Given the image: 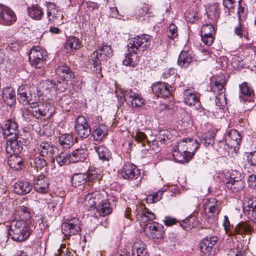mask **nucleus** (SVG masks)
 <instances>
[{
  "label": "nucleus",
  "instance_id": "obj_10",
  "mask_svg": "<svg viewBox=\"0 0 256 256\" xmlns=\"http://www.w3.org/2000/svg\"><path fill=\"white\" fill-rule=\"evenodd\" d=\"M226 84L225 76L222 74L214 76L210 78V90L218 94H221L225 92Z\"/></svg>",
  "mask_w": 256,
  "mask_h": 256
},
{
  "label": "nucleus",
  "instance_id": "obj_60",
  "mask_svg": "<svg viewBox=\"0 0 256 256\" xmlns=\"http://www.w3.org/2000/svg\"><path fill=\"white\" fill-rule=\"evenodd\" d=\"M133 101L129 102L131 105L134 107H140L144 104V100L140 94L136 97Z\"/></svg>",
  "mask_w": 256,
  "mask_h": 256
},
{
  "label": "nucleus",
  "instance_id": "obj_17",
  "mask_svg": "<svg viewBox=\"0 0 256 256\" xmlns=\"http://www.w3.org/2000/svg\"><path fill=\"white\" fill-rule=\"evenodd\" d=\"M19 138H10L7 140L4 146L7 154L10 155L18 154L22 151L23 148L20 144V140H18Z\"/></svg>",
  "mask_w": 256,
  "mask_h": 256
},
{
  "label": "nucleus",
  "instance_id": "obj_2",
  "mask_svg": "<svg viewBox=\"0 0 256 256\" xmlns=\"http://www.w3.org/2000/svg\"><path fill=\"white\" fill-rule=\"evenodd\" d=\"M8 234L14 240H24L30 235L28 224L23 220H12L9 225Z\"/></svg>",
  "mask_w": 256,
  "mask_h": 256
},
{
  "label": "nucleus",
  "instance_id": "obj_16",
  "mask_svg": "<svg viewBox=\"0 0 256 256\" xmlns=\"http://www.w3.org/2000/svg\"><path fill=\"white\" fill-rule=\"evenodd\" d=\"M38 151L42 157L52 158L55 155L57 148L50 142L42 141L38 147Z\"/></svg>",
  "mask_w": 256,
  "mask_h": 256
},
{
  "label": "nucleus",
  "instance_id": "obj_11",
  "mask_svg": "<svg viewBox=\"0 0 256 256\" xmlns=\"http://www.w3.org/2000/svg\"><path fill=\"white\" fill-rule=\"evenodd\" d=\"M239 98L241 102H254V91L246 82L239 84Z\"/></svg>",
  "mask_w": 256,
  "mask_h": 256
},
{
  "label": "nucleus",
  "instance_id": "obj_61",
  "mask_svg": "<svg viewBox=\"0 0 256 256\" xmlns=\"http://www.w3.org/2000/svg\"><path fill=\"white\" fill-rule=\"evenodd\" d=\"M86 176H88V182H93L98 178V174L96 170H88Z\"/></svg>",
  "mask_w": 256,
  "mask_h": 256
},
{
  "label": "nucleus",
  "instance_id": "obj_44",
  "mask_svg": "<svg viewBox=\"0 0 256 256\" xmlns=\"http://www.w3.org/2000/svg\"><path fill=\"white\" fill-rule=\"evenodd\" d=\"M54 80V86L56 92H64L68 86L67 80L65 78H58L57 79L52 80Z\"/></svg>",
  "mask_w": 256,
  "mask_h": 256
},
{
  "label": "nucleus",
  "instance_id": "obj_12",
  "mask_svg": "<svg viewBox=\"0 0 256 256\" xmlns=\"http://www.w3.org/2000/svg\"><path fill=\"white\" fill-rule=\"evenodd\" d=\"M16 18L14 12L6 6L0 4V23L10 26L16 21Z\"/></svg>",
  "mask_w": 256,
  "mask_h": 256
},
{
  "label": "nucleus",
  "instance_id": "obj_33",
  "mask_svg": "<svg viewBox=\"0 0 256 256\" xmlns=\"http://www.w3.org/2000/svg\"><path fill=\"white\" fill-rule=\"evenodd\" d=\"M102 202H98L95 209L101 216H104L111 213L112 208L110 206V202L104 198L102 199Z\"/></svg>",
  "mask_w": 256,
  "mask_h": 256
},
{
  "label": "nucleus",
  "instance_id": "obj_49",
  "mask_svg": "<svg viewBox=\"0 0 256 256\" xmlns=\"http://www.w3.org/2000/svg\"><path fill=\"white\" fill-rule=\"evenodd\" d=\"M192 8V10H188L185 13V18L186 21L194 22L198 19V13L197 8Z\"/></svg>",
  "mask_w": 256,
  "mask_h": 256
},
{
  "label": "nucleus",
  "instance_id": "obj_55",
  "mask_svg": "<svg viewBox=\"0 0 256 256\" xmlns=\"http://www.w3.org/2000/svg\"><path fill=\"white\" fill-rule=\"evenodd\" d=\"M243 1H238V20L240 22H242L245 20L246 14V9L245 8L244 6L242 4Z\"/></svg>",
  "mask_w": 256,
  "mask_h": 256
},
{
  "label": "nucleus",
  "instance_id": "obj_14",
  "mask_svg": "<svg viewBox=\"0 0 256 256\" xmlns=\"http://www.w3.org/2000/svg\"><path fill=\"white\" fill-rule=\"evenodd\" d=\"M152 90L157 96L165 98L170 96L172 87L166 82H158L152 85Z\"/></svg>",
  "mask_w": 256,
  "mask_h": 256
},
{
  "label": "nucleus",
  "instance_id": "obj_7",
  "mask_svg": "<svg viewBox=\"0 0 256 256\" xmlns=\"http://www.w3.org/2000/svg\"><path fill=\"white\" fill-rule=\"evenodd\" d=\"M80 231V221L78 218H74L62 223V232L66 236L76 235Z\"/></svg>",
  "mask_w": 256,
  "mask_h": 256
},
{
  "label": "nucleus",
  "instance_id": "obj_18",
  "mask_svg": "<svg viewBox=\"0 0 256 256\" xmlns=\"http://www.w3.org/2000/svg\"><path fill=\"white\" fill-rule=\"evenodd\" d=\"M49 185L48 179L44 175L40 174L35 178L32 186L36 192L40 194H46L48 190Z\"/></svg>",
  "mask_w": 256,
  "mask_h": 256
},
{
  "label": "nucleus",
  "instance_id": "obj_41",
  "mask_svg": "<svg viewBox=\"0 0 256 256\" xmlns=\"http://www.w3.org/2000/svg\"><path fill=\"white\" fill-rule=\"evenodd\" d=\"M226 188L234 192L240 191L244 187V183L241 179V176H238L236 180L232 182H226Z\"/></svg>",
  "mask_w": 256,
  "mask_h": 256
},
{
  "label": "nucleus",
  "instance_id": "obj_56",
  "mask_svg": "<svg viewBox=\"0 0 256 256\" xmlns=\"http://www.w3.org/2000/svg\"><path fill=\"white\" fill-rule=\"evenodd\" d=\"M178 35V28L176 24H171L168 29L167 36H168L173 40L174 38L176 37Z\"/></svg>",
  "mask_w": 256,
  "mask_h": 256
},
{
  "label": "nucleus",
  "instance_id": "obj_62",
  "mask_svg": "<svg viewBox=\"0 0 256 256\" xmlns=\"http://www.w3.org/2000/svg\"><path fill=\"white\" fill-rule=\"evenodd\" d=\"M214 36H210L207 34V36L204 35V34H201L202 40L203 42L206 46H210L212 42H214Z\"/></svg>",
  "mask_w": 256,
  "mask_h": 256
},
{
  "label": "nucleus",
  "instance_id": "obj_25",
  "mask_svg": "<svg viewBox=\"0 0 256 256\" xmlns=\"http://www.w3.org/2000/svg\"><path fill=\"white\" fill-rule=\"evenodd\" d=\"M88 150L84 148H78L74 150L72 153L68 154L69 162H82L88 156Z\"/></svg>",
  "mask_w": 256,
  "mask_h": 256
},
{
  "label": "nucleus",
  "instance_id": "obj_36",
  "mask_svg": "<svg viewBox=\"0 0 256 256\" xmlns=\"http://www.w3.org/2000/svg\"><path fill=\"white\" fill-rule=\"evenodd\" d=\"M2 98L8 105L11 106L16 102L15 92L11 87H6L2 90Z\"/></svg>",
  "mask_w": 256,
  "mask_h": 256
},
{
  "label": "nucleus",
  "instance_id": "obj_42",
  "mask_svg": "<svg viewBox=\"0 0 256 256\" xmlns=\"http://www.w3.org/2000/svg\"><path fill=\"white\" fill-rule=\"evenodd\" d=\"M230 150L234 149L236 150V148H238V146L241 142V136L238 131L236 130H232L229 134Z\"/></svg>",
  "mask_w": 256,
  "mask_h": 256
},
{
  "label": "nucleus",
  "instance_id": "obj_52",
  "mask_svg": "<svg viewBox=\"0 0 256 256\" xmlns=\"http://www.w3.org/2000/svg\"><path fill=\"white\" fill-rule=\"evenodd\" d=\"M136 89H128L124 92V98L128 103L131 101L134 100L140 94L138 92H136Z\"/></svg>",
  "mask_w": 256,
  "mask_h": 256
},
{
  "label": "nucleus",
  "instance_id": "obj_39",
  "mask_svg": "<svg viewBox=\"0 0 256 256\" xmlns=\"http://www.w3.org/2000/svg\"><path fill=\"white\" fill-rule=\"evenodd\" d=\"M198 224V220L197 218L194 215H192L182 220L180 223V226L186 230L190 231L196 227Z\"/></svg>",
  "mask_w": 256,
  "mask_h": 256
},
{
  "label": "nucleus",
  "instance_id": "obj_47",
  "mask_svg": "<svg viewBox=\"0 0 256 256\" xmlns=\"http://www.w3.org/2000/svg\"><path fill=\"white\" fill-rule=\"evenodd\" d=\"M30 164L32 166L37 170L42 169L47 165L46 160L40 156H35L32 159V162Z\"/></svg>",
  "mask_w": 256,
  "mask_h": 256
},
{
  "label": "nucleus",
  "instance_id": "obj_24",
  "mask_svg": "<svg viewBox=\"0 0 256 256\" xmlns=\"http://www.w3.org/2000/svg\"><path fill=\"white\" fill-rule=\"evenodd\" d=\"M81 46V43L79 39L74 36L67 38L64 44V48L67 53H71L78 50Z\"/></svg>",
  "mask_w": 256,
  "mask_h": 256
},
{
  "label": "nucleus",
  "instance_id": "obj_3",
  "mask_svg": "<svg viewBox=\"0 0 256 256\" xmlns=\"http://www.w3.org/2000/svg\"><path fill=\"white\" fill-rule=\"evenodd\" d=\"M30 113L36 119L48 120L55 112V108L49 103L33 102L30 103Z\"/></svg>",
  "mask_w": 256,
  "mask_h": 256
},
{
  "label": "nucleus",
  "instance_id": "obj_32",
  "mask_svg": "<svg viewBox=\"0 0 256 256\" xmlns=\"http://www.w3.org/2000/svg\"><path fill=\"white\" fill-rule=\"evenodd\" d=\"M8 162L10 167L14 170H21L24 166L23 160L18 154L10 155Z\"/></svg>",
  "mask_w": 256,
  "mask_h": 256
},
{
  "label": "nucleus",
  "instance_id": "obj_28",
  "mask_svg": "<svg viewBox=\"0 0 256 256\" xmlns=\"http://www.w3.org/2000/svg\"><path fill=\"white\" fill-rule=\"evenodd\" d=\"M218 5L216 2L208 5L206 7L208 21L212 23H216L219 17V12L218 10Z\"/></svg>",
  "mask_w": 256,
  "mask_h": 256
},
{
  "label": "nucleus",
  "instance_id": "obj_64",
  "mask_svg": "<svg viewBox=\"0 0 256 256\" xmlns=\"http://www.w3.org/2000/svg\"><path fill=\"white\" fill-rule=\"evenodd\" d=\"M248 183L249 187L256 188V175L251 174L248 178Z\"/></svg>",
  "mask_w": 256,
  "mask_h": 256
},
{
  "label": "nucleus",
  "instance_id": "obj_21",
  "mask_svg": "<svg viewBox=\"0 0 256 256\" xmlns=\"http://www.w3.org/2000/svg\"><path fill=\"white\" fill-rule=\"evenodd\" d=\"M18 101L23 105L28 104L30 106V103L33 102L32 98V96L28 86H20L18 90Z\"/></svg>",
  "mask_w": 256,
  "mask_h": 256
},
{
  "label": "nucleus",
  "instance_id": "obj_48",
  "mask_svg": "<svg viewBox=\"0 0 256 256\" xmlns=\"http://www.w3.org/2000/svg\"><path fill=\"white\" fill-rule=\"evenodd\" d=\"M88 176L84 173H78L74 174L72 180V184L76 186H80L87 182Z\"/></svg>",
  "mask_w": 256,
  "mask_h": 256
},
{
  "label": "nucleus",
  "instance_id": "obj_53",
  "mask_svg": "<svg viewBox=\"0 0 256 256\" xmlns=\"http://www.w3.org/2000/svg\"><path fill=\"white\" fill-rule=\"evenodd\" d=\"M55 160L59 166H61L64 165L68 160H69L68 153L66 152H61L56 157Z\"/></svg>",
  "mask_w": 256,
  "mask_h": 256
},
{
  "label": "nucleus",
  "instance_id": "obj_50",
  "mask_svg": "<svg viewBox=\"0 0 256 256\" xmlns=\"http://www.w3.org/2000/svg\"><path fill=\"white\" fill-rule=\"evenodd\" d=\"M248 208L244 211V214L250 220L256 218V200L249 204Z\"/></svg>",
  "mask_w": 256,
  "mask_h": 256
},
{
  "label": "nucleus",
  "instance_id": "obj_35",
  "mask_svg": "<svg viewBox=\"0 0 256 256\" xmlns=\"http://www.w3.org/2000/svg\"><path fill=\"white\" fill-rule=\"evenodd\" d=\"M58 143L64 148H70L74 144L73 136L70 134H60L58 137Z\"/></svg>",
  "mask_w": 256,
  "mask_h": 256
},
{
  "label": "nucleus",
  "instance_id": "obj_1",
  "mask_svg": "<svg viewBox=\"0 0 256 256\" xmlns=\"http://www.w3.org/2000/svg\"><path fill=\"white\" fill-rule=\"evenodd\" d=\"M150 44L151 36L148 34H142L130 39L127 46L128 52L122 61L124 65L136 66L139 62L140 54L150 47Z\"/></svg>",
  "mask_w": 256,
  "mask_h": 256
},
{
  "label": "nucleus",
  "instance_id": "obj_20",
  "mask_svg": "<svg viewBox=\"0 0 256 256\" xmlns=\"http://www.w3.org/2000/svg\"><path fill=\"white\" fill-rule=\"evenodd\" d=\"M150 232V237L152 238L160 239L162 238L164 233V226L156 222H154L149 223L148 225Z\"/></svg>",
  "mask_w": 256,
  "mask_h": 256
},
{
  "label": "nucleus",
  "instance_id": "obj_9",
  "mask_svg": "<svg viewBox=\"0 0 256 256\" xmlns=\"http://www.w3.org/2000/svg\"><path fill=\"white\" fill-rule=\"evenodd\" d=\"M206 212L210 214L209 217L216 218L222 210L220 202L214 198H210L206 200L204 205Z\"/></svg>",
  "mask_w": 256,
  "mask_h": 256
},
{
  "label": "nucleus",
  "instance_id": "obj_15",
  "mask_svg": "<svg viewBox=\"0 0 256 256\" xmlns=\"http://www.w3.org/2000/svg\"><path fill=\"white\" fill-rule=\"evenodd\" d=\"M76 132L78 136L86 138L91 134V128L84 116L79 117L75 126Z\"/></svg>",
  "mask_w": 256,
  "mask_h": 256
},
{
  "label": "nucleus",
  "instance_id": "obj_43",
  "mask_svg": "<svg viewBox=\"0 0 256 256\" xmlns=\"http://www.w3.org/2000/svg\"><path fill=\"white\" fill-rule=\"evenodd\" d=\"M94 150L100 160L103 162L108 161L110 152L106 147L104 145H100L98 146H94Z\"/></svg>",
  "mask_w": 256,
  "mask_h": 256
},
{
  "label": "nucleus",
  "instance_id": "obj_54",
  "mask_svg": "<svg viewBox=\"0 0 256 256\" xmlns=\"http://www.w3.org/2000/svg\"><path fill=\"white\" fill-rule=\"evenodd\" d=\"M216 144L219 145L218 147L220 148V151L221 154H226L229 153L228 150L230 149V144L229 143H226L224 141L216 142Z\"/></svg>",
  "mask_w": 256,
  "mask_h": 256
},
{
  "label": "nucleus",
  "instance_id": "obj_4",
  "mask_svg": "<svg viewBox=\"0 0 256 256\" xmlns=\"http://www.w3.org/2000/svg\"><path fill=\"white\" fill-rule=\"evenodd\" d=\"M104 192H94L81 196L78 200V202L80 206L86 210H94L98 202H102L104 198Z\"/></svg>",
  "mask_w": 256,
  "mask_h": 256
},
{
  "label": "nucleus",
  "instance_id": "obj_34",
  "mask_svg": "<svg viewBox=\"0 0 256 256\" xmlns=\"http://www.w3.org/2000/svg\"><path fill=\"white\" fill-rule=\"evenodd\" d=\"M216 136V132L213 131H209L206 133L203 136L204 146L208 148L211 147L216 151H220V148L216 147V144L214 142Z\"/></svg>",
  "mask_w": 256,
  "mask_h": 256
},
{
  "label": "nucleus",
  "instance_id": "obj_27",
  "mask_svg": "<svg viewBox=\"0 0 256 256\" xmlns=\"http://www.w3.org/2000/svg\"><path fill=\"white\" fill-rule=\"evenodd\" d=\"M28 16L34 20H40L44 16L42 8L38 4H32L27 7Z\"/></svg>",
  "mask_w": 256,
  "mask_h": 256
},
{
  "label": "nucleus",
  "instance_id": "obj_5",
  "mask_svg": "<svg viewBox=\"0 0 256 256\" xmlns=\"http://www.w3.org/2000/svg\"><path fill=\"white\" fill-rule=\"evenodd\" d=\"M46 51L39 46L32 48L30 52L29 60L31 66L36 68H40L46 64Z\"/></svg>",
  "mask_w": 256,
  "mask_h": 256
},
{
  "label": "nucleus",
  "instance_id": "obj_13",
  "mask_svg": "<svg viewBox=\"0 0 256 256\" xmlns=\"http://www.w3.org/2000/svg\"><path fill=\"white\" fill-rule=\"evenodd\" d=\"M121 175L126 180H134L140 178V181L141 180L140 172L136 166L130 163L126 164L124 166Z\"/></svg>",
  "mask_w": 256,
  "mask_h": 256
},
{
  "label": "nucleus",
  "instance_id": "obj_8",
  "mask_svg": "<svg viewBox=\"0 0 256 256\" xmlns=\"http://www.w3.org/2000/svg\"><path fill=\"white\" fill-rule=\"evenodd\" d=\"M47 18L50 22H54L57 24H62L64 16L62 12L56 5L51 2H47Z\"/></svg>",
  "mask_w": 256,
  "mask_h": 256
},
{
  "label": "nucleus",
  "instance_id": "obj_26",
  "mask_svg": "<svg viewBox=\"0 0 256 256\" xmlns=\"http://www.w3.org/2000/svg\"><path fill=\"white\" fill-rule=\"evenodd\" d=\"M32 188V186L29 182L20 180L14 184V190L18 194L25 195L29 193Z\"/></svg>",
  "mask_w": 256,
  "mask_h": 256
},
{
  "label": "nucleus",
  "instance_id": "obj_19",
  "mask_svg": "<svg viewBox=\"0 0 256 256\" xmlns=\"http://www.w3.org/2000/svg\"><path fill=\"white\" fill-rule=\"evenodd\" d=\"M3 134L4 137L11 136L12 138L19 137L18 135V124L12 120H7L2 126Z\"/></svg>",
  "mask_w": 256,
  "mask_h": 256
},
{
  "label": "nucleus",
  "instance_id": "obj_30",
  "mask_svg": "<svg viewBox=\"0 0 256 256\" xmlns=\"http://www.w3.org/2000/svg\"><path fill=\"white\" fill-rule=\"evenodd\" d=\"M96 51H98L102 60H107L113 55V50L111 46L104 42L99 44L98 50Z\"/></svg>",
  "mask_w": 256,
  "mask_h": 256
},
{
  "label": "nucleus",
  "instance_id": "obj_58",
  "mask_svg": "<svg viewBox=\"0 0 256 256\" xmlns=\"http://www.w3.org/2000/svg\"><path fill=\"white\" fill-rule=\"evenodd\" d=\"M234 34L236 35L239 38H242L243 36L246 38L248 37L244 34V30L242 28V25L239 21L238 24L234 28Z\"/></svg>",
  "mask_w": 256,
  "mask_h": 256
},
{
  "label": "nucleus",
  "instance_id": "obj_37",
  "mask_svg": "<svg viewBox=\"0 0 256 256\" xmlns=\"http://www.w3.org/2000/svg\"><path fill=\"white\" fill-rule=\"evenodd\" d=\"M100 58L98 51L95 50L90 55L89 62L94 66V71L96 74H100L102 71Z\"/></svg>",
  "mask_w": 256,
  "mask_h": 256
},
{
  "label": "nucleus",
  "instance_id": "obj_63",
  "mask_svg": "<svg viewBox=\"0 0 256 256\" xmlns=\"http://www.w3.org/2000/svg\"><path fill=\"white\" fill-rule=\"evenodd\" d=\"M134 140L139 142H144L147 140V136L144 132L138 131L136 132Z\"/></svg>",
  "mask_w": 256,
  "mask_h": 256
},
{
  "label": "nucleus",
  "instance_id": "obj_51",
  "mask_svg": "<svg viewBox=\"0 0 256 256\" xmlns=\"http://www.w3.org/2000/svg\"><path fill=\"white\" fill-rule=\"evenodd\" d=\"M186 150L196 152L200 146V144L196 140L192 138H186Z\"/></svg>",
  "mask_w": 256,
  "mask_h": 256
},
{
  "label": "nucleus",
  "instance_id": "obj_31",
  "mask_svg": "<svg viewBox=\"0 0 256 256\" xmlns=\"http://www.w3.org/2000/svg\"><path fill=\"white\" fill-rule=\"evenodd\" d=\"M108 127L104 124H99L94 129L92 136L97 141H102L108 135Z\"/></svg>",
  "mask_w": 256,
  "mask_h": 256
},
{
  "label": "nucleus",
  "instance_id": "obj_57",
  "mask_svg": "<svg viewBox=\"0 0 256 256\" xmlns=\"http://www.w3.org/2000/svg\"><path fill=\"white\" fill-rule=\"evenodd\" d=\"M172 156L176 162L182 164L184 163L185 160L182 151L174 148L172 152Z\"/></svg>",
  "mask_w": 256,
  "mask_h": 256
},
{
  "label": "nucleus",
  "instance_id": "obj_59",
  "mask_svg": "<svg viewBox=\"0 0 256 256\" xmlns=\"http://www.w3.org/2000/svg\"><path fill=\"white\" fill-rule=\"evenodd\" d=\"M56 254V256H74L72 252L68 250L65 246H61L58 250L57 253Z\"/></svg>",
  "mask_w": 256,
  "mask_h": 256
},
{
  "label": "nucleus",
  "instance_id": "obj_38",
  "mask_svg": "<svg viewBox=\"0 0 256 256\" xmlns=\"http://www.w3.org/2000/svg\"><path fill=\"white\" fill-rule=\"evenodd\" d=\"M56 72L60 77H63L67 80H71L74 76V74L70 68L64 64L58 66L56 69Z\"/></svg>",
  "mask_w": 256,
  "mask_h": 256
},
{
  "label": "nucleus",
  "instance_id": "obj_23",
  "mask_svg": "<svg viewBox=\"0 0 256 256\" xmlns=\"http://www.w3.org/2000/svg\"><path fill=\"white\" fill-rule=\"evenodd\" d=\"M132 251L133 256H149L146 244L140 240L134 243Z\"/></svg>",
  "mask_w": 256,
  "mask_h": 256
},
{
  "label": "nucleus",
  "instance_id": "obj_29",
  "mask_svg": "<svg viewBox=\"0 0 256 256\" xmlns=\"http://www.w3.org/2000/svg\"><path fill=\"white\" fill-rule=\"evenodd\" d=\"M184 102L189 106H193L199 102V98L196 94L190 89H186L184 90Z\"/></svg>",
  "mask_w": 256,
  "mask_h": 256
},
{
  "label": "nucleus",
  "instance_id": "obj_46",
  "mask_svg": "<svg viewBox=\"0 0 256 256\" xmlns=\"http://www.w3.org/2000/svg\"><path fill=\"white\" fill-rule=\"evenodd\" d=\"M42 91L46 95L55 92L52 80H47L42 82Z\"/></svg>",
  "mask_w": 256,
  "mask_h": 256
},
{
  "label": "nucleus",
  "instance_id": "obj_6",
  "mask_svg": "<svg viewBox=\"0 0 256 256\" xmlns=\"http://www.w3.org/2000/svg\"><path fill=\"white\" fill-rule=\"evenodd\" d=\"M223 226L227 233L230 234L235 236L236 234H243L250 232L251 230L250 226L246 222H240L238 224L234 229L230 230V222L228 216H224Z\"/></svg>",
  "mask_w": 256,
  "mask_h": 256
},
{
  "label": "nucleus",
  "instance_id": "obj_40",
  "mask_svg": "<svg viewBox=\"0 0 256 256\" xmlns=\"http://www.w3.org/2000/svg\"><path fill=\"white\" fill-rule=\"evenodd\" d=\"M192 58L191 54L188 52L182 51L179 55L178 64L181 68H186L192 62Z\"/></svg>",
  "mask_w": 256,
  "mask_h": 256
},
{
  "label": "nucleus",
  "instance_id": "obj_45",
  "mask_svg": "<svg viewBox=\"0 0 256 256\" xmlns=\"http://www.w3.org/2000/svg\"><path fill=\"white\" fill-rule=\"evenodd\" d=\"M216 23L210 22L208 21V22L204 24L201 29V34H204L207 36H214L216 34V30L214 28V24Z\"/></svg>",
  "mask_w": 256,
  "mask_h": 256
},
{
  "label": "nucleus",
  "instance_id": "obj_22",
  "mask_svg": "<svg viewBox=\"0 0 256 256\" xmlns=\"http://www.w3.org/2000/svg\"><path fill=\"white\" fill-rule=\"evenodd\" d=\"M218 241V238L216 236H206L204 238L200 244V249L203 253L210 255L212 250Z\"/></svg>",
  "mask_w": 256,
  "mask_h": 256
}]
</instances>
